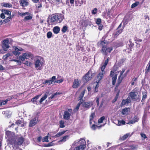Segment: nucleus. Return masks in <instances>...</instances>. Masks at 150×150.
Here are the masks:
<instances>
[{"instance_id":"obj_49","label":"nucleus","mask_w":150,"mask_h":150,"mask_svg":"<svg viewBox=\"0 0 150 150\" xmlns=\"http://www.w3.org/2000/svg\"><path fill=\"white\" fill-rule=\"evenodd\" d=\"M137 122V120H134V119L133 120H130L128 123V124H133L135 123V122Z\"/></svg>"},{"instance_id":"obj_24","label":"nucleus","mask_w":150,"mask_h":150,"mask_svg":"<svg viewBox=\"0 0 150 150\" xmlns=\"http://www.w3.org/2000/svg\"><path fill=\"white\" fill-rule=\"evenodd\" d=\"M1 11L5 14H6L9 16H10L11 15V12L9 10L6 9H2Z\"/></svg>"},{"instance_id":"obj_5","label":"nucleus","mask_w":150,"mask_h":150,"mask_svg":"<svg viewBox=\"0 0 150 150\" xmlns=\"http://www.w3.org/2000/svg\"><path fill=\"white\" fill-rule=\"evenodd\" d=\"M104 74H103V73L100 72L96 78V83H97V84H96L95 88V92H97L98 91L97 90L96 88H98V83L99 81L103 78Z\"/></svg>"},{"instance_id":"obj_41","label":"nucleus","mask_w":150,"mask_h":150,"mask_svg":"<svg viewBox=\"0 0 150 150\" xmlns=\"http://www.w3.org/2000/svg\"><path fill=\"white\" fill-rule=\"evenodd\" d=\"M139 4V2H136L134 3H133V4H132L131 6V7L132 8H133L137 6H138V5Z\"/></svg>"},{"instance_id":"obj_63","label":"nucleus","mask_w":150,"mask_h":150,"mask_svg":"<svg viewBox=\"0 0 150 150\" xmlns=\"http://www.w3.org/2000/svg\"><path fill=\"white\" fill-rule=\"evenodd\" d=\"M13 98V96H10L8 98H7L6 99V100L8 102V101L10 100H11V99H12Z\"/></svg>"},{"instance_id":"obj_21","label":"nucleus","mask_w":150,"mask_h":150,"mask_svg":"<svg viewBox=\"0 0 150 150\" xmlns=\"http://www.w3.org/2000/svg\"><path fill=\"white\" fill-rule=\"evenodd\" d=\"M60 30V28L58 26H55L53 29V31L55 34H57L58 33Z\"/></svg>"},{"instance_id":"obj_56","label":"nucleus","mask_w":150,"mask_h":150,"mask_svg":"<svg viewBox=\"0 0 150 150\" xmlns=\"http://www.w3.org/2000/svg\"><path fill=\"white\" fill-rule=\"evenodd\" d=\"M147 95L145 93H143V97L142 100H144L146 98Z\"/></svg>"},{"instance_id":"obj_23","label":"nucleus","mask_w":150,"mask_h":150,"mask_svg":"<svg viewBox=\"0 0 150 150\" xmlns=\"http://www.w3.org/2000/svg\"><path fill=\"white\" fill-rule=\"evenodd\" d=\"M66 131H63L59 132L58 133H57L56 135L54 136L53 137L52 136V137H55V138H57L59 137H60L62 135L64 134L66 132Z\"/></svg>"},{"instance_id":"obj_25","label":"nucleus","mask_w":150,"mask_h":150,"mask_svg":"<svg viewBox=\"0 0 150 150\" xmlns=\"http://www.w3.org/2000/svg\"><path fill=\"white\" fill-rule=\"evenodd\" d=\"M125 122L123 120H118V123L117 125L118 126H121L125 124Z\"/></svg>"},{"instance_id":"obj_10","label":"nucleus","mask_w":150,"mask_h":150,"mask_svg":"<svg viewBox=\"0 0 150 150\" xmlns=\"http://www.w3.org/2000/svg\"><path fill=\"white\" fill-rule=\"evenodd\" d=\"M112 47L108 48H107L106 47L103 46L102 48V51L103 54L105 55H107L108 53L110 52L112 50Z\"/></svg>"},{"instance_id":"obj_48","label":"nucleus","mask_w":150,"mask_h":150,"mask_svg":"<svg viewBox=\"0 0 150 150\" xmlns=\"http://www.w3.org/2000/svg\"><path fill=\"white\" fill-rule=\"evenodd\" d=\"M146 73H147V71H149L150 70V62H149L147 65V66L146 67Z\"/></svg>"},{"instance_id":"obj_55","label":"nucleus","mask_w":150,"mask_h":150,"mask_svg":"<svg viewBox=\"0 0 150 150\" xmlns=\"http://www.w3.org/2000/svg\"><path fill=\"white\" fill-rule=\"evenodd\" d=\"M24 64L27 66H30L32 64V63L30 62L26 61Z\"/></svg>"},{"instance_id":"obj_3","label":"nucleus","mask_w":150,"mask_h":150,"mask_svg":"<svg viewBox=\"0 0 150 150\" xmlns=\"http://www.w3.org/2000/svg\"><path fill=\"white\" fill-rule=\"evenodd\" d=\"M121 27L122 23H121L117 28L116 31L114 32L112 34V37H113L114 38H117L120 34L122 33L124 28V26H122V28H121Z\"/></svg>"},{"instance_id":"obj_38","label":"nucleus","mask_w":150,"mask_h":150,"mask_svg":"<svg viewBox=\"0 0 150 150\" xmlns=\"http://www.w3.org/2000/svg\"><path fill=\"white\" fill-rule=\"evenodd\" d=\"M64 122L63 121L61 120L59 122L60 127V128H63L65 127L64 125Z\"/></svg>"},{"instance_id":"obj_32","label":"nucleus","mask_w":150,"mask_h":150,"mask_svg":"<svg viewBox=\"0 0 150 150\" xmlns=\"http://www.w3.org/2000/svg\"><path fill=\"white\" fill-rule=\"evenodd\" d=\"M30 13L28 12H26L25 13H18V14L21 16L23 17V16H25L26 15H29Z\"/></svg>"},{"instance_id":"obj_46","label":"nucleus","mask_w":150,"mask_h":150,"mask_svg":"<svg viewBox=\"0 0 150 150\" xmlns=\"http://www.w3.org/2000/svg\"><path fill=\"white\" fill-rule=\"evenodd\" d=\"M106 66L103 64V65L101 67V71L100 72V73H103V74H104L105 71H104V70L106 67Z\"/></svg>"},{"instance_id":"obj_60","label":"nucleus","mask_w":150,"mask_h":150,"mask_svg":"<svg viewBox=\"0 0 150 150\" xmlns=\"http://www.w3.org/2000/svg\"><path fill=\"white\" fill-rule=\"evenodd\" d=\"M4 14H5L3 13H1L0 15V17L2 19H4L5 17Z\"/></svg>"},{"instance_id":"obj_52","label":"nucleus","mask_w":150,"mask_h":150,"mask_svg":"<svg viewBox=\"0 0 150 150\" xmlns=\"http://www.w3.org/2000/svg\"><path fill=\"white\" fill-rule=\"evenodd\" d=\"M129 47L130 48H132L134 46V44L132 42L131 40H129Z\"/></svg>"},{"instance_id":"obj_45","label":"nucleus","mask_w":150,"mask_h":150,"mask_svg":"<svg viewBox=\"0 0 150 150\" xmlns=\"http://www.w3.org/2000/svg\"><path fill=\"white\" fill-rule=\"evenodd\" d=\"M51 80L52 82H53L54 83H56V78L55 76H53L50 79Z\"/></svg>"},{"instance_id":"obj_13","label":"nucleus","mask_w":150,"mask_h":150,"mask_svg":"<svg viewBox=\"0 0 150 150\" xmlns=\"http://www.w3.org/2000/svg\"><path fill=\"white\" fill-rule=\"evenodd\" d=\"M93 105V103L92 101L85 102L82 104V106L88 109L90 108Z\"/></svg>"},{"instance_id":"obj_57","label":"nucleus","mask_w":150,"mask_h":150,"mask_svg":"<svg viewBox=\"0 0 150 150\" xmlns=\"http://www.w3.org/2000/svg\"><path fill=\"white\" fill-rule=\"evenodd\" d=\"M141 137L143 138L144 139L147 138V137L146 135V134L144 133H141Z\"/></svg>"},{"instance_id":"obj_54","label":"nucleus","mask_w":150,"mask_h":150,"mask_svg":"<svg viewBox=\"0 0 150 150\" xmlns=\"http://www.w3.org/2000/svg\"><path fill=\"white\" fill-rule=\"evenodd\" d=\"M97 9L96 8H95L92 11V14L95 15L97 13Z\"/></svg>"},{"instance_id":"obj_39","label":"nucleus","mask_w":150,"mask_h":150,"mask_svg":"<svg viewBox=\"0 0 150 150\" xmlns=\"http://www.w3.org/2000/svg\"><path fill=\"white\" fill-rule=\"evenodd\" d=\"M68 30V27L67 26H64L62 29V31L63 33H65Z\"/></svg>"},{"instance_id":"obj_26","label":"nucleus","mask_w":150,"mask_h":150,"mask_svg":"<svg viewBox=\"0 0 150 150\" xmlns=\"http://www.w3.org/2000/svg\"><path fill=\"white\" fill-rule=\"evenodd\" d=\"M24 139L22 137H20L18 139L17 144L18 145H21L23 143Z\"/></svg>"},{"instance_id":"obj_58","label":"nucleus","mask_w":150,"mask_h":150,"mask_svg":"<svg viewBox=\"0 0 150 150\" xmlns=\"http://www.w3.org/2000/svg\"><path fill=\"white\" fill-rule=\"evenodd\" d=\"M63 81V79H61L59 80H57L56 81V83H62Z\"/></svg>"},{"instance_id":"obj_62","label":"nucleus","mask_w":150,"mask_h":150,"mask_svg":"<svg viewBox=\"0 0 150 150\" xmlns=\"http://www.w3.org/2000/svg\"><path fill=\"white\" fill-rule=\"evenodd\" d=\"M7 102V101L6 100H5L1 101L2 105L6 104Z\"/></svg>"},{"instance_id":"obj_47","label":"nucleus","mask_w":150,"mask_h":150,"mask_svg":"<svg viewBox=\"0 0 150 150\" xmlns=\"http://www.w3.org/2000/svg\"><path fill=\"white\" fill-rule=\"evenodd\" d=\"M11 54L10 53H7L3 57V58L5 59L6 60L7 59V58L11 55Z\"/></svg>"},{"instance_id":"obj_64","label":"nucleus","mask_w":150,"mask_h":150,"mask_svg":"<svg viewBox=\"0 0 150 150\" xmlns=\"http://www.w3.org/2000/svg\"><path fill=\"white\" fill-rule=\"evenodd\" d=\"M6 19L8 21H10L11 20V17L10 16H9L7 17L6 18Z\"/></svg>"},{"instance_id":"obj_43","label":"nucleus","mask_w":150,"mask_h":150,"mask_svg":"<svg viewBox=\"0 0 150 150\" xmlns=\"http://www.w3.org/2000/svg\"><path fill=\"white\" fill-rule=\"evenodd\" d=\"M79 142L81 144H84V145H86V142L84 139H81L80 141H79Z\"/></svg>"},{"instance_id":"obj_37","label":"nucleus","mask_w":150,"mask_h":150,"mask_svg":"<svg viewBox=\"0 0 150 150\" xmlns=\"http://www.w3.org/2000/svg\"><path fill=\"white\" fill-rule=\"evenodd\" d=\"M81 104V103L80 102H79V103H78V104L76 105V108L74 109V112H76L79 109Z\"/></svg>"},{"instance_id":"obj_30","label":"nucleus","mask_w":150,"mask_h":150,"mask_svg":"<svg viewBox=\"0 0 150 150\" xmlns=\"http://www.w3.org/2000/svg\"><path fill=\"white\" fill-rule=\"evenodd\" d=\"M50 136V134L49 133L47 134V136H45L44 137H43L42 139V141L43 142H48V137Z\"/></svg>"},{"instance_id":"obj_9","label":"nucleus","mask_w":150,"mask_h":150,"mask_svg":"<svg viewBox=\"0 0 150 150\" xmlns=\"http://www.w3.org/2000/svg\"><path fill=\"white\" fill-rule=\"evenodd\" d=\"M129 96L132 100H139V96H137L138 93L137 92H131L129 93Z\"/></svg>"},{"instance_id":"obj_61","label":"nucleus","mask_w":150,"mask_h":150,"mask_svg":"<svg viewBox=\"0 0 150 150\" xmlns=\"http://www.w3.org/2000/svg\"><path fill=\"white\" fill-rule=\"evenodd\" d=\"M116 71V70H115L114 71H111L110 72V76L111 77H112L114 75V71Z\"/></svg>"},{"instance_id":"obj_8","label":"nucleus","mask_w":150,"mask_h":150,"mask_svg":"<svg viewBox=\"0 0 150 150\" xmlns=\"http://www.w3.org/2000/svg\"><path fill=\"white\" fill-rule=\"evenodd\" d=\"M72 110L71 109H69L66 110L64 112V118L66 120H68L69 119Z\"/></svg>"},{"instance_id":"obj_14","label":"nucleus","mask_w":150,"mask_h":150,"mask_svg":"<svg viewBox=\"0 0 150 150\" xmlns=\"http://www.w3.org/2000/svg\"><path fill=\"white\" fill-rule=\"evenodd\" d=\"M37 117H35L31 120L29 123V127H31L35 125L37 123Z\"/></svg>"},{"instance_id":"obj_2","label":"nucleus","mask_w":150,"mask_h":150,"mask_svg":"<svg viewBox=\"0 0 150 150\" xmlns=\"http://www.w3.org/2000/svg\"><path fill=\"white\" fill-rule=\"evenodd\" d=\"M33 55L30 52H27L25 53H24L19 57L20 59L22 61H25V59H33Z\"/></svg>"},{"instance_id":"obj_50","label":"nucleus","mask_w":150,"mask_h":150,"mask_svg":"<svg viewBox=\"0 0 150 150\" xmlns=\"http://www.w3.org/2000/svg\"><path fill=\"white\" fill-rule=\"evenodd\" d=\"M95 114L94 113H92L90 116V120H92L95 116Z\"/></svg>"},{"instance_id":"obj_16","label":"nucleus","mask_w":150,"mask_h":150,"mask_svg":"<svg viewBox=\"0 0 150 150\" xmlns=\"http://www.w3.org/2000/svg\"><path fill=\"white\" fill-rule=\"evenodd\" d=\"M86 145L84 144H81L80 145L76 147L74 150H84L85 148Z\"/></svg>"},{"instance_id":"obj_18","label":"nucleus","mask_w":150,"mask_h":150,"mask_svg":"<svg viewBox=\"0 0 150 150\" xmlns=\"http://www.w3.org/2000/svg\"><path fill=\"white\" fill-rule=\"evenodd\" d=\"M130 111L129 108H125L123 109L122 111V115H125L128 114Z\"/></svg>"},{"instance_id":"obj_6","label":"nucleus","mask_w":150,"mask_h":150,"mask_svg":"<svg viewBox=\"0 0 150 150\" xmlns=\"http://www.w3.org/2000/svg\"><path fill=\"white\" fill-rule=\"evenodd\" d=\"M125 71V70L124 69H122V70L121 71L120 73V75L118 77V78L117 80V84L116 86V87H117L120 85V83H121L122 80L123 79V78L124 76H123L122 75L123 73ZM127 74H126L125 76Z\"/></svg>"},{"instance_id":"obj_31","label":"nucleus","mask_w":150,"mask_h":150,"mask_svg":"<svg viewBox=\"0 0 150 150\" xmlns=\"http://www.w3.org/2000/svg\"><path fill=\"white\" fill-rule=\"evenodd\" d=\"M117 74H115L112 78V84L113 85H114L117 79Z\"/></svg>"},{"instance_id":"obj_40","label":"nucleus","mask_w":150,"mask_h":150,"mask_svg":"<svg viewBox=\"0 0 150 150\" xmlns=\"http://www.w3.org/2000/svg\"><path fill=\"white\" fill-rule=\"evenodd\" d=\"M85 93V90H84L82 91V92L81 93L79 98V100H81L82 99V98L83 97V96L84 95V93Z\"/></svg>"},{"instance_id":"obj_22","label":"nucleus","mask_w":150,"mask_h":150,"mask_svg":"<svg viewBox=\"0 0 150 150\" xmlns=\"http://www.w3.org/2000/svg\"><path fill=\"white\" fill-rule=\"evenodd\" d=\"M41 95H38L35 96L31 99V101H32L34 103L37 104V100L38 99L39 97Z\"/></svg>"},{"instance_id":"obj_51","label":"nucleus","mask_w":150,"mask_h":150,"mask_svg":"<svg viewBox=\"0 0 150 150\" xmlns=\"http://www.w3.org/2000/svg\"><path fill=\"white\" fill-rule=\"evenodd\" d=\"M101 19L99 18L97 19L96 22L97 24L98 25H100L101 22Z\"/></svg>"},{"instance_id":"obj_44","label":"nucleus","mask_w":150,"mask_h":150,"mask_svg":"<svg viewBox=\"0 0 150 150\" xmlns=\"http://www.w3.org/2000/svg\"><path fill=\"white\" fill-rule=\"evenodd\" d=\"M52 33L51 32H48L47 33V37L48 38H50L52 36Z\"/></svg>"},{"instance_id":"obj_15","label":"nucleus","mask_w":150,"mask_h":150,"mask_svg":"<svg viewBox=\"0 0 150 150\" xmlns=\"http://www.w3.org/2000/svg\"><path fill=\"white\" fill-rule=\"evenodd\" d=\"M79 86V83L78 79H75L74 80L72 87L74 88H76Z\"/></svg>"},{"instance_id":"obj_36","label":"nucleus","mask_w":150,"mask_h":150,"mask_svg":"<svg viewBox=\"0 0 150 150\" xmlns=\"http://www.w3.org/2000/svg\"><path fill=\"white\" fill-rule=\"evenodd\" d=\"M105 116L101 117L98 120V122L99 123H101L103 122V121L105 120Z\"/></svg>"},{"instance_id":"obj_17","label":"nucleus","mask_w":150,"mask_h":150,"mask_svg":"<svg viewBox=\"0 0 150 150\" xmlns=\"http://www.w3.org/2000/svg\"><path fill=\"white\" fill-rule=\"evenodd\" d=\"M20 5L23 6H25L28 5L27 0H21Z\"/></svg>"},{"instance_id":"obj_20","label":"nucleus","mask_w":150,"mask_h":150,"mask_svg":"<svg viewBox=\"0 0 150 150\" xmlns=\"http://www.w3.org/2000/svg\"><path fill=\"white\" fill-rule=\"evenodd\" d=\"M1 5L2 6L4 7L8 8H12V5L11 4L7 3H1Z\"/></svg>"},{"instance_id":"obj_11","label":"nucleus","mask_w":150,"mask_h":150,"mask_svg":"<svg viewBox=\"0 0 150 150\" xmlns=\"http://www.w3.org/2000/svg\"><path fill=\"white\" fill-rule=\"evenodd\" d=\"M9 42L8 40H5L3 41L2 43V47L4 51H7V49L9 47Z\"/></svg>"},{"instance_id":"obj_42","label":"nucleus","mask_w":150,"mask_h":150,"mask_svg":"<svg viewBox=\"0 0 150 150\" xmlns=\"http://www.w3.org/2000/svg\"><path fill=\"white\" fill-rule=\"evenodd\" d=\"M69 138V136L68 135H66L65 136H64L62 140H61V142H65L67 139H68Z\"/></svg>"},{"instance_id":"obj_28","label":"nucleus","mask_w":150,"mask_h":150,"mask_svg":"<svg viewBox=\"0 0 150 150\" xmlns=\"http://www.w3.org/2000/svg\"><path fill=\"white\" fill-rule=\"evenodd\" d=\"M48 94V93L46 92V93L44 95V96L41 98L40 100V103H41L47 98V94Z\"/></svg>"},{"instance_id":"obj_33","label":"nucleus","mask_w":150,"mask_h":150,"mask_svg":"<svg viewBox=\"0 0 150 150\" xmlns=\"http://www.w3.org/2000/svg\"><path fill=\"white\" fill-rule=\"evenodd\" d=\"M129 100L128 99V98L125 100H123L122 104V105H125L128 104L129 103Z\"/></svg>"},{"instance_id":"obj_29","label":"nucleus","mask_w":150,"mask_h":150,"mask_svg":"<svg viewBox=\"0 0 150 150\" xmlns=\"http://www.w3.org/2000/svg\"><path fill=\"white\" fill-rule=\"evenodd\" d=\"M30 14L29 15H27L26 16H25L23 20L24 21H27L31 19L32 18V16Z\"/></svg>"},{"instance_id":"obj_27","label":"nucleus","mask_w":150,"mask_h":150,"mask_svg":"<svg viewBox=\"0 0 150 150\" xmlns=\"http://www.w3.org/2000/svg\"><path fill=\"white\" fill-rule=\"evenodd\" d=\"M48 94V93L46 92V93L44 95V96L41 98L40 100V103H41L47 98V94Z\"/></svg>"},{"instance_id":"obj_35","label":"nucleus","mask_w":150,"mask_h":150,"mask_svg":"<svg viewBox=\"0 0 150 150\" xmlns=\"http://www.w3.org/2000/svg\"><path fill=\"white\" fill-rule=\"evenodd\" d=\"M22 122L20 120H18L16 122V123L17 125L22 127L24 126L23 124H22Z\"/></svg>"},{"instance_id":"obj_19","label":"nucleus","mask_w":150,"mask_h":150,"mask_svg":"<svg viewBox=\"0 0 150 150\" xmlns=\"http://www.w3.org/2000/svg\"><path fill=\"white\" fill-rule=\"evenodd\" d=\"M6 134L7 137L9 138H11L14 135V133L9 131H7L6 132Z\"/></svg>"},{"instance_id":"obj_34","label":"nucleus","mask_w":150,"mask_h":150,"mask_svg":"<svg viewBox=\"0 0 150 150\" xmlns=\"http://www.w3.org/2000/svg\"><path fill=\"white\" fill-rule=\"evenodd\" d=\"M130 136L129 133H127L123 136L121 138V139L125 140L129 136Z\"/></svg>"},{"instance_id":"obj_1","label":"nucleus","mask_w":150,"mask_h":150,"mask_svg":"<svg viewBox=\"0 0 150 150\" xmlns=\"http://www.w3.org/2000/svg\"><path fill=\"white\" fill-rule=\"evenodd\" d=\"M64 19V14L56 13L51 15L49 18V21L51 24H56L61 23Z\"/></svg>"},{"instance_id":"obj_59","label":"nucleus","mask_w":150,"mask_h":150,"mask_svg":"<svg viewBox=\"0 0 150 150\" xmlns=\"http://www.w3.org/2000/svg\"><path fill=\"white\" fill-rule=\"evenodd\" d=\"M96 102L97 103V105L98 106L99 105V98H98V97H96Z\"/></svg>"},{"instance_id":"obj_53","label":"nucleus","mask_w":150,"mask_h":150,"mask_svg":"<svg viewBox=\"0 0 150 150\" xmlns=\"http://www.w3.org/2000/svg\"><path fill=\"white\" fill-rule=\"evenodd\" d=\"M48 83H49V85H50L52 83V82L50 79L49 80L45 81L44 82L45 83V84Z\"/></svg>"},{"instance_id":"obj_4","label":"nucleus","mask_w":150,"mask_h":150,"mask_svg":"<svg viewBox=\"0 0 150 150\" xmlns=\"http://www.w3.org/2000/svg\"><path fill=\"white\" fill-rule=\"evenodd\" d=\"M93 74L90 71H89L83 77V80L85 83H86L91 79Z\"/></svg>"},{"instance_id":"obj_7","label":"nucleus","mask_w":150,"mask_h":150,"mask_svg":"<svg viewBox=\"0 0 150 150\" xmlns=\"http://www.w3.org/2000/svg\"><path fill=\"white\" fill-rule=\"evenodd\" d=\"M35 68L37 69V70H40L42 69V63H41L40 61L38 59H37L35 63Z\"/></svg>"},{"instance_id":"obj_12","label":"nucleus","mask_w":150,"mask_h":150,"mask_svg":"<svg viewBox=\"0 0 150 150\" xmlns=\"http://www.w3.org/2000/svg\"><path fill=\"white\" fill-rule=\"evenodd\" d=\"M14 50L12 51L13 53L16 56H18L21 54L20 51H22L23 49L19 47V48H18L16 47H14Z\"/></svg>"}]
</instances>
